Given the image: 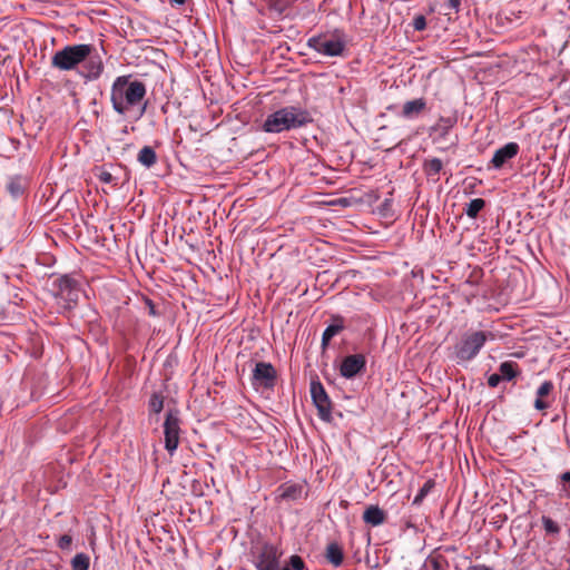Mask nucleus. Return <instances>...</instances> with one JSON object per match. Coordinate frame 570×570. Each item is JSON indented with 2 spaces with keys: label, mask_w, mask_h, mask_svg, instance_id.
<instances>
[{
  "label": "nucleus",
  "mask_w": 570,
  "mask_h": 570,
  "mask_svg": "<svg viewBox=\"0 0 570 570\" xmlns=\"http://www.w3.org/2000/svg\"><path fill=\"white\" fill-rule=\"evenodd\" d=\"M426 564L433 570H444L445 560L442 557H430Z\"/></svg>",
  "instance_id": "obj_30"
},
{
  "label": "nucleus",
  "mask_w": 570,
  "mask_h": 570,
  "mask_svg": "<svg viewBox=\"0 0 570 570\" xmlns=\"http://www.w3.org/2000/svg\"><path fill=\"white\" fill-rule=\"evenodd\" d=\"M433 487L434 482L432 480L426 481L424 485L420 489L419 493L415 495L413 503L419 504Z\"/></svg>",
  "instance_id": "obj_29"
},
{
  "label": "nucleus",
  "mask_w": 570,
  "mask_h": 570,
  "mask_svg": "<svg viewBox=\"0 0 570 570\" xmlns=\"http://www.w3.org/2000/svg\"><path fill=\"white\" fill-rule=\"evenodd\" d=\"M443 167L442 160L432 158L425 161L424 170L429 177H436Z\"/></svg>",
  "instance_id": "obj_24"
},
{
  "label": "nucleus",
  "mask_w": 570,
  "mask_h": 570,
  "mask_svg": "<svg viewBox=\"0 0 570 570\" xmlns=\"http://www.w3.org/2000/svg\"><path fill=\"white\" fill-rule=\"evenodd\" d=\"M149 411L153 413H160L164 409V397L158 393H154L149 400Z\"/></svg>",
  "instance_id": "obj_28"
},
{
  "label": "nucleus",
  "mask_w": 570,
  "mask_h": 570,
  "mask_svg": "<svg viewBox=\"0 0 570 570\" xmlns=\"http://www.w3.org/2000/svg\"><path fill=\"white\" fill-rule=\"evenodd\" d=\"M386 519L385 512L377 505H370L363 513V520L365 523L372 527H377L384 523Z\"/></svg>",
  "instance_id": "obj_16"
},
{
  "label": "nucleus",
  "mask_w": 570,
  "mask_h": 570,
  "mask_svg": "<svg viewBox=\"0 0 570 570\" xmlns=\"http://www.w3.org/2000/svg\"><path fill=\"white\" fill-rule=\"evenodd\" d=\"M276 371L271 363L258 362L253 371L254 384L272 387L275 383Z\"/></svg>",
  "instance_id": "obj_11"
},
{
  "label": "nucleus",
  "mask_w": 570,
  "mask_h": 570,
  "mask_svg": "<svg viewBox=\"0 0 570 570\" xmlns=\"http://www.w3.org/2000/svg\"><path fill=\"white\" fill-rule=\"evenodd\" d=\"M309 121L307 111L299 107L287 106L267 116L263 128L266 132L278 134L299 128Z\"/></svg>",
  "instance_id": "obj_2"
},
{
  "label": "nucleus",
  "mask_w": 570,
  "mask_h": 570,
  "mask_svg": "<svg viewBox=\"0 0 570 570\" xmlns=\"http://www.w3.org/2000/svg\"><path fill=\"white\" fill-rule=\"evenodd\" d=\"M484 206H485L484 199H482V198L471 199L466 204L465 214L470 218H475L479 215V213L484 208Z\"/></svg>",
  "instance_id": "obj_23"
},
{
  "label": "nucleus",
  "mask_w": 570,
  "mask_h": 570,
  "mask_svg": "<svg viewBox=\"0 0 570 570\" xmlns=\"http://www.w3.org/2000/svg\"><path fill=\"white\" fill-rule=\"evenodd\" d=\"M426 27V20L424 18V16H416L414 19H413V28L416 30V31H422L424 30Z\"/></svg>",
  "instance_id": "obj_33"
},
{
  "label": "nucleus",
  "mask_w": 570,
  "mask_h": 570,
  "mask_svg": "<svg viewBox=\"0 0 570 570\" xmlns=\"http://www.w3.org/2000/svg\"><path fill=\"white\" fill-rule=\"evenodd\" d=\"M343 550L336 542H332L326 548V559L335 567H340L343 562Z\"/></svg>",
  "instance_id": "obj_19"
},
{
  "label": "nucleus",
  "mask_w": 570,
  "mask_h": 570,
  "mask_svg": "<svg viewBox=\"0 0 570 570\" xmlns=\"http://www.w3.org/2000/svg\"><path fill=\"white\" fill-rule=\"evenodd\" d=\"M180 420L177 411H169L164 422L165 449L170 455L179 444Z\"/></svg>",
  "instance_id": "obj_7"
},
{
  "label": "nucleus",
  "mask_w": 570,
  "mask_h": 570,
  "mask_svg": "<svg viewBox=\"0 0 570 570\" xmlns=\"http://www.w3.org/2000/svg\"><path fill=\"white\" fill-rule=\"evenodd\" d=\"M71 537L68 535V534H63L62 537H60L59 541H58V546L60 549H68L71 544Z\"/></svg>",
  "instance_id": "obj_36"
},
{
  "label": "nucleus",
  "mask_w": 570,
  "mask_h": 570,
  "mask_svg": "<svg viewBox=\"0 0 570 570\" xmlns=\"http://www.w3.org/2000/svg\"><path fill=\"white\" fill-rule=\"evenodd\" d=\"M455 117H441L433 126V130L439 132L441 136H446L449 131L455 126Z\"/></svg>",
  "instance_id": "obj_21"
},
{
  "label": "nucleus",
  "mask_w": 570,
  "mask_h": 570,
  "mask_svg": "<svg viewBox=\"0 0 570 570\" xmlns=\"http://www.w3.org/2000/svg\"><path fill=\"white\" fill-rule=\"evenodd\" d=\"M146 85L131 75L117 77L110 88V101L114 110L119 115H127L139 108L146 96Z\"/></svg>",
  "instance_id": "obj_1"
},
{
  "label": "nucleus",
  "mask_w": 570,
  "mask_h": 570,
  "mask_svg": "<svg viewBox=\"0 0 570 570\" xmlns=\"http://www.w3.org/2000/svg\"><path fill=\"white\" fill-rule=\"evenodd\" d=\"M311 395L317 407L318 416L324 421H330L332 417L331 400L320 382L311 383Z\"/></svg>",
  "instance_id": "obj_8"
},
{
  "label": "nucleus",
  "mask_w": 570,
  "mask_h": 570,
  "mask_svg": "<svg viewBox=\"0 0 570 570\" xmlns=\"http://www.w3.org/2000/svg\"><path fill=\"white\" fill-rule=\"evenodd\" d=\"M145 111V107L140 108V115Z\"/></svg>",
  "instance_id": "obj_40"
},
{
  "label": "nucleus",
  "mask_w": 570,
  "mask_h": 570,
  "mask_svg": "<svg viewBox=\"0 0 570 570\" xmlns=\"http://www.w3.org/2000/svg\"><path fill=\"white\" fill-rule=\"evenodd\" d=\"M541 522H542V527L546 531L547 534H552V535H557L559 534L560 532V527L559 524L553 521L551 518L547 517V515H543L541 518Z\"/></svg>",
  "instance_id": "obj_27"
},
{
  "label": "nucleus",
  "mask_w": 570,
  "mask_h": 570,
  "mask_svg": "<svg viewBox=\"0 0 570 570\" xmlns=\"http://www.w3.org/2000/svg\"><path fill=\"white\" fill-rule=\"evenodd\" d=\"M27 187V181L20 176L11 177L7 184V189L14 198L21 196Z\"/></svg>",
  "instance_id": "obj_20"
},
{
  "label": "nucleus",
  "mask_w": 570,
  "mask_h": 570,
  "mask_svg": "<svg viewBox=\"0 0 570 570\" xmlns=\"http://www.w3.org/2000/svg\"><path fill=\"white\" fill-rule=\"evenodd\" d=\"M558 487L561 493L570 498V471H566L558 476Z\"/></svg>",
  "instance_id": "obj_26"
},
{
  "label": "nucleus",
  "mask_w": 570,
  "mask_h": 570,
  "mask_svg": "<svg viewBox=\"0 0 570 570\" xmlns=\"http://www.w3.org/2000/svg\"><path fill=\"white\" fill-rule=\"evenodd\" d=\"M275 494L277 501L296 502L305 498L307 492L304 483L288 481L281 484Z\"/></svg>",
  "instance_id": "obj_9"
},
{
  "label": "nucleus",
  "mask_w": 570,
  "mask_h": 570,
  "mask_svg": "<svg viewBox=\"0 0 570 570\" xmlns=\"http://www.w3.org/2000/svg\"><path fill=\"white\" fill-rule=\"evenodd\" d=\"M85 71L81 76L87 80H96L98 79L104 71V62L99 56H92L90 53L89 58L82 62Z\"/></svg>",
  "instance_id": "obj_14"
},
{
  "label": "nucleus",
  "mask_w": 570,
  "mask_h": 570,
  "mask_svg": "<svg viewBox=\"0 0 570 570\" xmlns=\"http://www.w3.org/2000/svg\"><path fill=\"white\" fill-rule=\"evenodd\" d=\"M494 337L492 332L469 331L454 345L452 355L458 363L469 362L479 354L487 341H492Z\"/></svg>",
  "instance_id": "obj_3"
},
{
  "label": "nucleus",
  "mask_w": 570,
  "mask_h": 570,
  "mask_svg": "<svg viewBox=\"0 0 570 570\" xmlns=\"http://www.w3.org/2000/svg\"><path fill=\"white\" fill-rule=\"evenodd\" d=\"M499 373L502 380L511 381L518 375V365L511 361L503 362L499 366Z\"/></svg>",
  "instance_id": "obj_22"
},
{
  "label": "nucleus",
  "mask_w": 570,
  "mask_h": 570,
  "mask_svg": "<svg viewBox=\"0 0 570 570\" xmlns=\"http://www.w3.org/2000/svg\"><path fill=\"white\" fill-rule=\"evenodd\" d=\"M501 381H502V377H501L500 373H493L489 376L488 384L490 387H497Z\"/></svg>",
  "instance_id": "obj_35"
},
{
  "label": "nucleus",
  "mask_w": 570,
  "mask_h": 570,
  "mask_svg": "<svg viewBox=\"0 0 570 570\" xmlns=\"http://www.w3.org/2000/svg\"><path fill=\"white\" fill-rule=\"evenodd\" d=\"M553 389V384L550 381H544L538 389L537 395L543 397L548 395Z\"/></svg>",
  "instance_id": "obj_32"
},
{
  "label": "nucleus",
  "mask_w": 570,
  "mask_h": 570,
  "mask_svg": "<svg viewBox=\"0 0 570 570\" xmlns=\"http://www.w3.org/2000/svg\"><path fill=\"white\" fill-rule=\"evenodd\" d=\"M90 559L85 553L76 554L71 560L72 570H88Z\"/></svg>",
  "instance_id": "obj_25"
},
{
  "label": "nucleus",
  "mask_w": 570,
  "mask_h": 570,
  "mask_svg": "<svg viewBox=\"0 0 570 570\" xmlns=\"http://www.w3.org/2000/svg\"><path fill=\"white\" fill-rule=\"evenodd\" d=\"M519 145L517 142H508L503 147L495 150L491 165L493 168H501L508 160L514 158L519 153Z\"/></svg>",
  "instance_id": "obj_13"
},
{
  "label": "nucleus",
  "mask_w": 570,
  "mask_h": 570,
  "mask_svg": "<svg viewBox=\"0 0 570 570\" xmlns=\"http://www.w3.org/2000/svg\"><path fill=\"white\" fill-rule=\"evenodd\" d=\"M534 406L537 410H544L548 407V404L542 401V397H537L535 402H534Z\"/></svg>",
  "instance_id": "obj_38"
},
{
  "label": "nucleus",
  "mask_w": 570,
  "mask_h": 570,
  "mask_svg": "<svg viewBox=\"0 0 570 570\" xmlns=\"http://www.w3.org/2000/svg\"><path fill=\"white\" fill-rule=\"evenodd\" d=\"M95 50L92 45H70L58 50L51 57V66L60 71H71L85 62Z\"/></svg>",
  "instance_id": "obj_4"
},
{
  "label": "nucleus",
  "mask_w": 570,
  "mask_h": 570,
  "mask_svg": "<svg viewBox=\"0 0 570 570\" xmlns=\"http://www.w3.org/2000/svg\"><path fill=\"white\" fill-rule=\"evenodd\" d=\"M186 0H170L171 6H183Z\"/></svg>",
  "instance_id": "obj_39"
},
{
  "label": "nucleus",
  "mask_w": 570,
  "mask_h": 570,
  "mask_svg": "<svg viewBox=\"0 0 570 570\" xmlns=\"http://www.w3.org/2000/svg\"><path fill=\"white\" fill-rule=\"evenodd\" d=\"M366 365V360L363 354H353L343 358L340 367V373L345 379H352L361 373Z\"/></svg>",
  "instance_id": "obj_10"
},
{
  "label": "nucleus",
  "mask_w": 570,
  "mask_h": 570,
  "mask_svg": "<svg viewBox=\"0 0 570 570\" xmlns=\"http://www.w3.org/2000/svg\"><path fill=\"white\" fill-rule=\"evenodd\" d=\"M291 570H303L305 564L299 556H292L287 566Z\"/></svg>",
  "instance_id": "obj_31"
},
{
  "label": "nucleus",
  "mask_w": 570,
  "mask_h": 570,
  "mask_svg": "<svg viewBox=\"0 0 570 570\" xmlns=\"http://www.w3.org/2000/svg\"><path fill=\"white\" fill-rule=\"evenodd\" d=\"M283 552L271 543H264L254 553V564L257 570H291L288 567H281L279 561Z\"/></svg>",
  "instance_id": "obj_6"
},
{
  "label": "nucleus",
  "mask_w": 570,
  "mask_h": 570,
  "mask_svg": "<svg viewBox=\"0 0 570 570\" xmlns=\"http://www.w3.org/2000/svg\"><path fill=\"white\" fill-rule=\"evenodd\" d=\"M137 160L146 168L153 167L157 163V155L154 148L145 146L140 149Z\"/></svg>",
  "instance_id": "obj_18"
},
{
  "label": "nucleus",
  "mask_w": 570,
  "mask_h": 570,
  "mask_svg": "<svg viewBox=\"0 0 570 570\" xmlns=\"http://www.w3.org/2000/svg\"><path fill=\"white\" fill-rule=\"evenodd\" d=\"M333 323L330 324L322 335V345L326 346L330 341L344 328V320L341 316H335Z\"/></svg>",
  "instance_id": "obj_17"
},
{
  "label": "nucleus",
  "mask_w": 570,
  "mask_h": 570,
  "mask_svg": "<svg viewBox=\"0 0 570 570\" xmlns=\"http://www.w3.org/2000/svg\"><path fill=\"white\" fill-rule=\"evenodd\" d=\"M426 102L423 98H417L414 100L406 101L403 105L401 116L406 119H413L417 117L424 109Z\"/></svg>",
  "instance_id": "obj_15"
},
{
  "label": "nucleus",
  "mask_w": 570,
  "mask_h": 570,
  "mask_svg": "<svg viewBox=\"0 0 570 570\" xmlns=\"http://www.w3.org/2000/svg\"><path fill=\"white\" fill-rule=\"evenodd\" d=\"M57 295L67 302L76 303L79 298V289L75 279L62 276L57 281Z\"/></svg>",
  "instance_id": "obj_12"
},
{
  "label": "nucleus",
  "mask_w": 570,
  "mask_h": 570,
  "mask_svg": "<svg viewBox=\"0 0 570 570\" xmlns=\"http://www.w3.org/2000/svg\"><path fill=\"white\" fill-rule=\"evenodd\" d=\"M307 47L326 57L342 56L346 48L345 35L341 30L311 37Z\"/></svg>",
  "instance_id": "obj_5"
},
{
  "label": "nucleus",
  "mask_w": 570,
  "mask_h": 570,
  "mask_svg": "<svg viewBox=\"0 0 570 570\" xmlns=\"http://www.w3.org/2000/svg\"><path fill=\"white\" fill-rule=\"evenodd\" d=\"M461 1L460 0H448L446 7L454 11H459Z\"/></svg>",
  "instance_id": "obj_37"
},
{
  "label": "nucleus",
  "mask_w": 570,
  "mask_h": 570,
  "mask_svg": "<svg viewBox=\"0 0 570 570\" xmlns=\"http://www.w3.org/2000/svg\"><path fill=\"white\" fill-rule=\"evenodd\" d=\"M98 178L100 181H102L105 184H115V177L112 176L111 173H109L107 170H101L100 174L98 175Z\"/></svg>",
  "instance_id": "obj_34"
}]
</instances>
